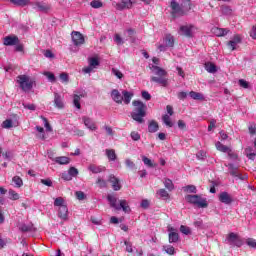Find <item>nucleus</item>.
Here are the masks:
<instances>
[{"label": "nucleus", "mask_w": 256, "mask_h": 256, "mask_svg": "<svg viewBox=\"0 0 256 256\" xmlns=\"http://www.w3.org/2000/svg\"><path fill=\"white\" fill-rule=\"evenodd\" d=\"M132 105L134 107L131 113L132 119L137 123H144L145 120L143 118L147 116V105L141 102V100H134Z\"/></svg>", "instance_id": "f257e3e1"}, {"label": "nucleus", "mask_w": 256, "mask_h": 256, "mask_svg": "<svg viewBox=\"0 0 256 256\" xmlns=\"http://www.w3.org/2000/svg\"><path fill=\"white\" fill-rule=\"evenodd\" d=\"M150 70L153 73V75H155L150 78V81H152L153 83H157L158 85H161V87H167L169 83V80L167 79V71L155 65L150 66Z\"/></svg>", "instance_id": "f03ea898"}, {"label": "nucleus", "mask_w": 256, "mask_h": 256, "mask_svg": "<svg viewBox=\"0 0 256 256\" xmlns=\"http://www.w3.org/2000/svg\"><path fill=\"white\" fill-rule=\"evenodd\" d=\"M107 199L110 203V206L113 209H116V211H121V209L124 211V213H129V211H131V208L129 207V204L126 202V200H119L117 197L111 194L107 196Z\"/></svg>", "instance_id": "7ed1b4c3"}, {"label": "nucleus", "mask_w": 256, "mask_h": 256, "mask_svg": "<svg viewBox=\"0 0 256 256\" xmlns=\"http://www.w3.org/2000/svg\"><path fill=\"white\" fill-rule=\"evenodd\" d=\"M185 200L187 203H190L191 205H196V207H199L200 209H205L209 206L207 203V199L201 197V195H191L188 194L185 196Z\"/></svg>", "instance_id": "20e7f679"}, {"label": "nucleus", "mask_w": 256, "mask_h": 256, "mask_svg": "<svg viewBox=\"0 0 256 256\" xmlns=\"http://www.w3.org/2000/svg\"><path fill=\"white\" fill-rule=\"evenodd\" d=\"M17 83H19L22 91H31L33 89V80L27 75H19L17 77Z\"/></svg>", "instance_id": "39448f33"}, {"label": "nucleus", "mask_w": 256, "mask_h": 256, "mask_svg": "<svg viewBox=\"0 0 256 256\" xmlns=\"http://www.w3.org/2000/svg\"><path fill=\"white\" fill-rule=\"evenodd\" d=\"M171 11L170 15H172L173 19H177V17L182 16L181 3L177 2V0H171L169 5Z\"/></svg>", "instance_id": "423d86ee"}, {"label": "nucleus", "mask_w": 256, "mask_h": 256, "mask_svg": "<svg viewBox=\"0 0 256 256\" xmlns=\"http://www.w3.org/2000/svg\"><path fill=\"white\" fill-rule=\"evenodd\" d=\"M34 9L40 13H49L51 11V4L43 1H37L33 3Z\"/></svg>", "instance_id": "0eeeda50"}, {"label": "nucleus", "mask_w": 256, "mask_h": 256, "mask_svg": "<svg viewBox=\"0 0 256 256\" xmlns=\"http://www.w3.org/2000/svg\"><path fill=\"white\" fill-rule=\"evenodd\" d=\"M226 241H228L229 245H233L235 247H241L243 245V241L233 232L228 235Z\"/></svg>", "instance_id": "6e6552de"}, {"label": "nucleus", "mask_w": 256, "mask_h": 256, "mask_svg": "<svg viewBox=\"0 0 256 256\" xmlns=\"http://www.w3.org/2000/svg\"><path fill=\"white\" fill-rule=\"evenodd\" d=\"M71 35L72 42L76 47H80V45L85 44V37L83 36V34H81V32L73 31Z\"/></svg>", "instance_id": "1a4fd4ad"}, {"label": "nucleus", "mask_w": 256, "mask_h": 256, "mask_svg": "<svg viewBox=\"0 0 256 256\" xmlns=\"http://www.w3.org/2000/svg\"><path fill=\"white\" fill-rule=\"evenodd\" d=\"M87 97V92L85 90H79L73 97V105L76 109H81V99Z\"/></svg>", "instance_id": "9d476101"}, {"label": "nucleus", "mask_w": 256, "mask_h": 256, "mask_svg": "<svg viewBox=\"0 0 256 256\" xmlns=\"http://www.w3.org/2000/svg\"><path fill=\"white\" fill-rule=\"evenodd\" d=\"M89 66L82 69L83 73H91L93 69L99 67V59L97 58H90L88 60Z\"/></svg>", "instance_id": "9b49d317"}, {"label": "nucleus", "mask_w": 256, "mask_h": 256, "mask_svg": "<svg viewBox=\"0 0 256 256\" xmlns=\"http://www.w3.org/2000/svg\"><path fill=\"white\" fill-rule=\"evenodd\" d=\"M218 199L220 203H223L224 205H231V203H233V196H231V194L228 192H221Z\"/></svg>", "instance_id": "f8f14e48"}, {"label": "nucleus", "mask_w": 256, "mask_h": 256, "mask_svg": "<svg viewBox=\"0 0 256 256\" xmlns=\"http://www.w3.org/2000/svg\"><path fill=\"white\" fill-rule=\"evenodd\" d=\"M243 41V38L239 34H235L233 38L228 42V47H230L231 51H235L237 49V45Z\"/></svg>", "instance_id": "ddd939ff"}, {"label": "nucleus", "mask_w": 256, "mask_h": 256, "mask_svg": "<svg viewBox=\"0 0 256 256\" xmlns=\"http://www.w3.org/2000/svg\"><path fill=\"white\" fill-rule=\"evenodd\" d=\"M82 121L89 131H97V124L91 118L84 116L82 117Z\"/></svg>", "instance_id": "4468645a"}, {"label": "nucleus", "mask_w": 256, "mask_h": 256, "mask_svg": "<svg viewBox=\"0 0 256 256\" xmlns=\"http://www.w3.org/2000/svg\"><path fill=\"white\" fill-rule=\"evenodd\" d=\"M111 99L114 101V103H117L118 105H121L123 103V94L119 92L117 89H113L110 93Z\"/></svg>", "instance_id": "2eb2a0df"}, {"label": "nucleus", "mask_w": 256, "mask_h": 256, "mask_svg": "<svg viewBox=\"0 0 256 256\" xmlns=\"http://www.w3.org/2000/svg\"><path fill=\"white\" fill-rule=\"evenodd\" d=\"M193 29H195V26H193V25L181 26L180 33H181V35H184L185 37H193Z\"/></svg>", "instance_id": "dca6fc26"}, {"label": "nucleus", "mask_w": 256, "mask_h": 256, "mask_svg": "<svg viewBox=\"0 0 256 256\" xmlns=\"http://www.w3.org/2000/svg\"><path fill=\"white\" fill-rule=\"evenodd\" d=\"M169 234H168V241L169 243H177L179 241V233L175 231V228L169 227L168 228Z\"/></svg>", "instance_id": "f3484780"}, {"label": "nucleus", "mask_w": 256, "mask_h": 256, "mask_svg": "<svg viewBox=\"0 0 256 256\" xmlns=\"http://www.w3.org/2000/svg\"><path fill=\"white\" fill-rule=\"evenodd\" d=\"M58 217L59 219H62V221H67L69 219V208H67V205L58 208Z\"/></svg>", "instance_id": "a211bd4d"}, {"label": "nucleus", "mask_w": 256, "mask_h": 256, "mask_svg": "<svg viewBox=\"0 0 256 256\" xmlns=\"http://www.w3.org/2000/svg\"><path fill=\"white\" fill-rule=\"evenodd\" d=\"M180 7H181V11H182V17L184 15H187V12L191 9L192 4H191V0H181L180 2Z\"/></svg>", "instance_id": "6ab92c4d"}, {"label": "nucleus", "mask_w": 256, "mask_h": 256, "mask_svg": "<svg viewBox=\"0 0 256 256\" xmlns=\"http://www.w3.org/2000/svg\"><path fill=\"white\" fill-rule=\"evenodd\" d=\"M18 43H19V37L17 36H6L4 38V45H6L7 47L18 45Z\"/></svg>", "instance_id": "aec40b11"}, {"label": "nucleus", "mask_w": 256, "mask_h": 256, "mask_svg": "<svg viewBox=\"0 0 256 256\" xmlns=\"http://www.w3.org/2000/svg\"><path fill=\"white\" fill-rule=\"evenodd\" d=\"M54 105L57 109H63V107H65L63 97L57 92L54 93Z\"/></svg>", "instance_id": "412c9836"}, {"label": "nucleus", "mask_w": 256, "mask_h": 256, "mask_svg": "<svg viewBox=\"0 0 256 256\" xmlns=\"http://www.w3.org/2000/svg\"><path fill=\"white\" fill-rule=\"evenodd\" d=\"M211 31H212L213 35H215L216 37H225V35H227V33H229V29L219 28V27H214V28H212Z\"/></svg>", "instance_id": "4be33fe9"}, {"label": "nucleus", "mask_w": 256, "mask_h": 256, "mask_svg": "<svg viewBox=\"0 0 256 256\" xmlns=\"http://www.w3.org/2000/svg\"><path fill=\"white\" fill-rule=\"evenodd\" d=\"M109 183L112 184V188L114 191H120L121 190V184H119V180L115 175H110L108 178Z\"/></svg>", "instance_id": "5701e85b"}, {"label": "nucleus", "mask_w": 256, "mask_h": 256, "mask_svg": "<svg viewBox=\"0 0 256 256\" xmlns=\"http://www.w3.org/2000/svg\"><path fill=\"white\" fill-rule=\"evenodd\" d=\"M53 161H55V163L58 165H69L71 163V158L67 156H59L54 158Z\"/></svg>", "instance_id": "b1692460"}, {"label": "nucleus", "mask_w": 256, "mask_h": 256, "mask_svg": "<svg viewBox=\"0 0 256 256\" xmlns=\"http://www.w3.org/2000/svg\"><path fill=\"white\" fill-rule=\"evenodd\" d=\"M107 168L105 166H97L95 164H90L88 166V171H91V173L97 174V173H103V171H106Z\"/></svg>", "instance_id": "393cba45"}, {"label": "nucleus", "mask_w": 256, "mask_h": 256, "mask_svg": "<svg viewBox=\"0 0 256 256\" xmlns=\"http://www.w3.org/2000/svg\"><path fill=\"white\" fill-rule=\"evenodd\" d=\"M122 97H123L122 101L125 103V105H129V103H131V99H133V92L123 90Z\"/></svg>", "instance_id": "a878e982"}, {"label": "nucleus", "mask_w": 256, "mask_h": 256, "mask_svg": "<svg viewBox=\"0 0 256 256\" xmlns=\"http://www.w3.org/2000/svg\"><path fill=\"white\" fill-rule=\"evenodd\" d=\"M159 131V123L155 120H151L148 124L149 133H157Z\"/></svg>", "instance_id": "bb28decb"}, {"label": "nucleus", "mask_w": 256, "mask_h": 256, "mask_svg": "<svg viewBox=\"0 0 256 256\" xmlns=\"http://www.w3.org/2000/svg\"><path fill=\"white\" fill-rule=\"evenodd\" d=\"M225 167H228L229 173L232 177H237V175H239V168L234 166L233 163L225 164Z\"/></svg>", "instance_id": "cd10ccee"}, {"label": "nucleus", "mask_w": 256, "mask_h": 256, "mask_svg": "<svg viewBox=\"0 0 256 256\" xmlns=\"http://www.w3.org/2000/svg\"><path fill=\"white\" fill-rule=\"evenodd\" d=\"M189 96L191 97V99H194L195 101H203L205 99L203 94H201L199 92H195V91H191L189 93Z\"/></svg>", "instance_id": "c85d7f7f"}, {"label": "nucleus", "mask_w": 256, "mask_h": 256, "mask_svg": "<svg viewBox=\"0 0 256 256\" xmlns=\"http://www.w3.org/2000/svg\"><path fill=\"white\" fill-rule=\"evenodd\" d=\"M205 69L208 73H217V66L212 62L205 63Z\"/></svg>", "instance_id": "c756f323"}, {"label": "nucleus", "mask_w": 256, "mask_h": 256, "mask_svg": "<svg viewBox=\"0 0 256 256\" xmlns=\"http://www.w3.org/2000/svg\"><path fill=\"white\" fill-rule=\"evenodd\" d=\"M164 41L166 47H173L175 45V38L171 34L166 35Z\"/></svg>", "instance_id": "7c9ffc66"}, {"label": "nucleus", "mask_w": 256, "mask_h": 256, "mask_svg": "<svg viewBox=\"0 0 256 256\" xmlns=\"http://www.w3.org/2000/svg\"><path fill=\"white\" fill-rule=\"evenodd\" d=\"M13 5H17L18 7H26L31 3V0H10Z\"/></svg>", "instance_id": "2f4dec72"}, {"label": "nucleus", "mask_w": 256, "mask_h": 256, "mask_svg": "<svg viewBox=\"0 0 256 256\" xmlns=\"http://www.w3.org/2000/svg\"><path fill=\"white\" fill-rule=\"evenodd\" d=\"M106 157L109 161H115L117 159V154L113 149H106Z\"/></svg>", "instance_id": "473e14b6"}, {"label": "nucleus", "mask_w": 256, "mask_h": 256, "mask_svg": "<svg viewBox=\"0 0 256 256\" xmlns=\"http://www.w3.org/2000/svg\"><path fill=\"white\" fill-rule=\"evenodd\" d=\"M128 35L129 39L131 40V43H135V29L129 28L124 32V35Z\"/></svg>", "instance_id": "72a5a7b5"}, {"label": "nucleus", "mask_w": 256, "mask_h": 256, "mask_svg": "<svg viewBox=\"0 0 256 256\" xmlns=\"http://www.w3.org/2000/svg\"><path fill=\"white\" fill-rule=\"evenodd\" d=\"M12 183H14V187L20 188L23 187V179L19 176H14L12 178Z\"/></svg>", "instance_id": "f704fd0d"}, {"label": "nucleus", "mask_w": 256, "mask_h": 256, "mask_svg": "<svg viewBox=\"0 0 256 256\" xmlns=\"http://www.w3.org/2000/svg\"><path fill=\"white\" fill-rule=\"evenodd\" d=\"M162 121L166 127H173V121H171V116L165 114L162 116Z\"/></svg>", "instance_id": "c9c22d12"}, {"label": "nucleus", "mask_w": 256, "mask_h": 256, "mask_svg": "<svg viewBox=\"0 0 256 256\" xmlns=\"http://www.w3.org/2000/svg\"><path fill=\"white\" fill-rule=\"evenodd\" d=\"M216 149L218 151H221V153H228V151L231 149L225 145H223L221 142L216 143Z\"/></svg>", "instance_id": "e433bc0d"}, {"label": "nucleus", "mask_w": 256, "mask_h": 256, "mask_svg": "<svg viewBox=\"0 0 256 256\" xmlns=\"http://www.w3.org/2000/svg\"><path fill=\"white\" fill-rule=\"evenodd\" d=\"M164 187H166L168 191H173V189H175V185L173 184V181L169 178H166L164 180Z\"/></svg>", "instance_id": "4c0bfd02"}, {"label": "nucleus", "mask_w": 256, "mask_h": 256, "mask_svg": "<svg viewBox=\"0 0 256 256\" xmlns=\"http://www.w3.org/2000/svg\"><path fill=\"white\" fill-rule=\"evenodd\" d=\"M185 193H197V187L195 185H187L183 187Z\"/></svg>", "instance_id": "58836bf2"}, {"label": "nucleus", "mask_w": 256, "mask_h": 256, "mask_svg": "<svg viewBox=\"0 0 256 256\" xmlns=\"http://www.w3.org/2000/svg\"><path fill=\"white\" fill-rule=\"evenodd\" d=\"M65 200H63V198L58 197L55 199L54 201V207H58V209H60V207H65Z\"/></svg>", "instance_id": "ea45409f"}, {"label": "nucleus", "mask_w": 256, "mask_h": 256, "mask_svg": "<svg viewBox=\"0 0 256 256\" xmlns=\"http://www.w3.org/2000/svg\"><path fill=\"white\" fill-rule=\"evenodd\" d=\"M163 251H165V253H167V255H173L175 253V247H173L171 245H164Z\"/></svg>", "instance_id": "a19ab883"}, {"label": "nucleus", "mask_w": 256, "mask_h": 256, "mask_svg": "<svg viewBox=\"0 0 256 256\" xmlns=\"http://www.w3.org/2000/svg\"><path fill=\"white\" fill-rule=\"evenodd\" d=\"M90 6L93 9H101V7H103V2H101L100 0H93L90 2Z\"/></svg>", "instance_id": "79ce46f5"}, {"label": "nucleus", "mask_w": 256, "mask_h": 256, "mask_svg": "<svg viewBox=\"0 0 256 256\" xmlns=\"http://www.w3.org/2000/svg\"><path fill=\"white\" fill-rule=\"evenodd\" d=\"M157 195H159L161 199H169V192H167L165 189L158 190Z\"/></svg>", "instance_id": "37998d69"}, {"label": "nucleus", "mask_w": 256, "mask_h": 256, "mask_svg": "<svg viewBox=\"0 0 256 256\" xmlns=\"http://www.w3.org/2000/svg\"><path fill=\"white\" fill-rule=\"evenodd\" d=\"M9 199L12 201H17L19 199V194L15 192V190L10 189L8 192Z\"/></svg>", "instance_id": "c03bdc74"}, {"label": "nucleus", "mask_w": 256, "mask_h": 256, "mask_svg": "<svg viewBox=\"0 0 256 256\" xmlns=\"http://www.w3.org/2000/svg\"><path fill=\"white\" fill-rule=\"evenodd\" d=\"M68 173L70 175V177H77L79 175V170L75 167H70L68 170Z\"/></svg>", "instance_id": "a18cd8bd"}, {"label": "nucleus", "mask_w": 256, "mask_h": 256, "mask_svg": "<svg viewBox=\"0 0 256 256\" xmlns=\"http://www.w3.org/2000/svg\"><path fill=\"white\" fill-rule=\"evenodd\" d=\"M43 75H45V77H47V79L51 82V83H55L56 78H55V74L51 73V72H44Z\"/></svg>", "instance_id": "49530a36"}, {"label": "nucleus", "mask_w": 256, "mask_h": 256, "mask_svg": "<svg viewBox=\"0 0 256 256\" xmlns=\"http://www.w3.org/2000/svg\"><path fill=\"white\" fill-rule=\"evenodd\" d=\"M41 119L44 123L46 131H49V132L53 131V128H51V124H49V121L47 120V118H45L44 116H41Z\"/></svg>", "instance_id": "de8ad7c7"}, {"label": "nucleus", "mask_w": 256, "mask_h": 256, "mask_svg": "<svg viewBox=\"0 0 256 256\" xmlns=\"http://www.w3.org/2000/svg\"><path fill=\"white\" fill-rule=\"evenodd\" d=\"M112 74L117 77V79H121L123 77V72L117 68H112Z\"/></svg>", "instance_id": "09e8293b"}, {"label": "nucleus", "mask_w": 256, "mask_h": 256, "mask_svg": "<svg viewBox=\"0 0 256 256\" xmlns=\"http://www.w3.org/2000/svg\"><path fill=\"white\" fill-rule=\"evenodd\" d=\"M96 183L100 189H105V187H107V181L103 180V178H98Z\"/></svg>", "instance_id": "8fccbe9b"}, {"label": "nucleus", "mask_w": 256, "mask_h": 256, "mask_svg": "<svg viewBox=\"0 0 256 256\" xmlns=\"http://www.w3.org/2000/svg\"><path fill=\"white\" fill-rule=\"evenodd\" d=\"M180 231L183 233V235H191V228L185 225L180 226Z\"/></svg>", "instance_id": "3c124183"}, {"label": "nucleus", "mask_w": 256, "mask_h": 256, "mask_svg": "<svg viewBox=\"0 0 256 256\" xmlns=\"http://www.w3.org/2000/svg\"><path fill=\"white\" fill-rule=\"evenodd\" d=\"M124 245L126 246L127 253H133V244L130 241L125 240Z\"/></svg>", "instance_id": "603ef678"}, {"label": "nucleus", "mask_w": 256, "mask_h": 256, "mask_svg": "<svg viewBox=\"0 0 256 256\" xmlns=\"http://www.w3.org/2000/svg\"><path fill=\"white\" fill-rule=\"evenodd\" d=\"M246 244L248 245V247H252V249H256V240L253 238H248L246 240Z\"/></svg>", "instance_id": "864d4df0"}, {"label": "nucleus", "mask_w": 256, "mask_h": 256, "mask_svg": "<svg viewBox=\"0 0 256 256\" xmlns=\"http://www.w3.org/2000/svg\"><path fill=\"white\" fill-rule=\"evenodd\" d=\"M251 151V148H246L247 157L248 159H251V161H255L256 154Z\"/></svg>", "instance_id": "5fc2aeb1"}, {"label": "nucleus", "mask_w": 256, "mask_h": 256, "mask_svg": "<svg viewBox=\"0 0 256 256\" xmlns=\"http://www.w3.org/2000/svg\"><path fill=\"white\" fill-rule=\"evenodd\" d=\"M238 85H240V87H242L243 89H249V82H247V80L245 79H240L238 81Z\"/></svg>", "instance_id": "6e6d98bb"}, {"label": "nucleus", "mask_w": 256, "mask_h": 256, "mask_svg": "<svg viewBox=\"0 0 256 256\" xmlns=\"http://www.w3.org/2000/svg\"><path fill=\"white\" fill-rule=\"evenodd\" d=\"M130 137L133 141H139L141 139V135L137 131H132Z\"/></svg>", "instance_id": "4d7b16f0"}, {"label": "nucleus", "mask_w": 256, "mask_h": 256, "mask_svg": "<svg viewBox=\"0 0 256 256\" xmlns=\"http://www.w3.org/2000/svg\"><path fill=\"white\" fill-rule=\"evenodd\" d=\"M75 196L78 199V201H83V200H85V197H86L85 192H83V191L75 192Z\"/></svg>", "instance_id": "13d9d810"}, {"label": "nucleus", "mask_w": 256, "mask_h": 256, "mask_svg": "<svg viewBox=\"0 0 256 256\" xmlns=\"http://www.w3.org/2000/svg\"><path fill=\"white\" fill-rule=\"evenodd\" d=\"M4 129H11V127H13V121L12 120H5L2 124Z\"/></svg>", "instance_id": "bf43d9fd"}, {"label": "nucleus", "mask_w": 256, "mask_h": 256, "mask_svg": "<svg viewBox=\"0 0 256 256\" xmlns=\"http://www.w3.org/2000/svg\"><path fill=\"white\" fill-rule=\"evenodd\" d=\"M125 165L128 169H135V162L129 158L125 160Z\"/></svg>", "instance_id": "052dcab7"}, {"label": "nucleus", "mask_w": 256, "mask_h": 256, "mask_svg": "<svg viewBox=\"0 0 256 256\" xmlns=\"http://www.w3.org/2000/svg\"><path fill=\"white\" fill-rule=\"evenodd\" d=\"M114 41L118 45H123V43H125V41L123 40V38H121V35L119 34H115Z\"/></svg>", "instance_id": "680f3d73"}, {"label": "nucleus", "mask_w": 256, "mask_h": 256, "mask_svg": "<svg viewBox=\"0 0 256 256\" xmlns=\"http://www.w3.org/2000/svg\"><path fill=\"white\" fill-rule=\"evenodd\" d=\"M142 161L144 165H147V167H153V162L151 161V159L147 158L146 156L142 157Z\"/></svg>", "instance_id": "e2e57ef3"}, {"label": "nucleus", "mask_w": 256, "mask_h": 256, "mask_svg": "<svg viewBox=\"0 0 256 256\" xmlns=\"http://www.w3.org/2000/svg\"><path fill=\"white\" fill-rule=\"evenodd\" d=\"M228 153V157L229 159H231L232 161H237V154L235 152H233V150H231V148L229 149Z\"/></svg>", "instance_id": "0e129e2a"}, {"label": "nucleus", "mask_w": 256, "mask_h": 256, "mask_svg": "<svg viewBox=\"0 0 256 256\" xmlns=\"http://www.w3.org/2000/svg\"><path fill=\"white\" fill-rule=\"evenodd\" d=\"M61 178L64 180V181H71V179H73L71 177V174H69V172H63L62 175H61Z\"/></svg>", "instance_id": "69168bd1"}, {"label": "nucleus", "mask_w": 256, "mask_h": 256, "mask_svg": "<svg viewBox=\"0 0 256 256\" xmlns=\"http://www.w3.org/2000/svg\"><path fill=\"white\" fill-rule=\"evenodd\" d=\"M20 231H22L23 233H27L31 231V226H27V224H22L20 226Z\"/></svg>", "instance_id": "338daca9"}, {"label": "nucleus", "mask_w": 256, "mask_h": 256, "mask_svg": "<svg viewBox=\"0 0 256 256\" xmlns=\"http://www.w3.org/2000/svg\"><path fill=\"white\" fill-rule=\"evenodd\" d=\"M122 3L126 6V9H131L133 7V1L131 0H122Z\"/></svg>", "instance_id": "774afa93"}]
</instances>
